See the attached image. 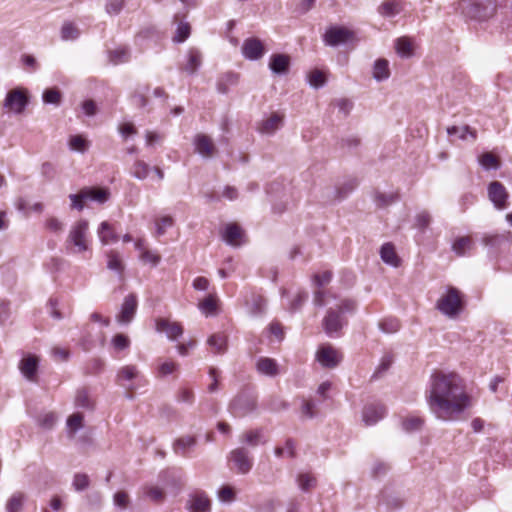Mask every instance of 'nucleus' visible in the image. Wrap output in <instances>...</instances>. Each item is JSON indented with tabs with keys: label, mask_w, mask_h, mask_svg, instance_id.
Masks as SVG:
<instances>
[{
	"label": "nucleus",
	"mask_w": 512,
	"mask_h": 512,
	"mask_svg": "<svg viewBox=\"0 0 512 512\" xmlns=\"http://www.w3.org/2000/svg\"><path fill=\"white\" fill-rule=\"evenodd\" d=\"M75 405H76V407H79V408H85V409L93 408V402L90 399L86 390L82 389V390L77 391V394L75 397Z\"/></svg>",
	"instance_id": "a18cd8bd"
},
{
	"label": "nucleus",
	"mask_w": 512,
	"mask_h": 512,
	"mask_svg": "<svg viewBox=\"0 0 512 512\" xmlns=\"http://www.w3.org/2000/svg\"><path fill=\"white\" fill-rule=\"evenodd\" d=\"M196 439L192 436H185L177 439L174 443V451L176 454L185 456L189 448L194 447Z\"/></svg>",
	"instance_id": "72a5a7b5"
},
{
	"label": "nucleus",
	"mask_w": 512,
	"mask_h": 512,
	"mask_svg": "<svg viewBox=\"0 0 512 512\" xmlns=\"http://www.w3.org/2000/svg\"><path fill=\"white\" fill-rule=\"evenodd\" d=\"M423 423L424 421L422 418L418 416H410L403 420L402 427L405 431L411 432L419 430L422 427Z\"/></svg>",
	"instance_id": "09e8293b"
},
{
	"label": "nucleus",
	"mask_w": 512,
	"mask_h": 512,
	"mask_svg": "<svg viewBox=\"0 0 512 512\" xmlns=\"http://www.w3.org/2000/svg\"><path fill=\"white\" fill-rule=\"evenodd\" d=\"M27 104V95L20 89L10 91L4 101V107L16 114L22 113Z\"/></svg>",
	"instance_id": "f8f14e48"
},
{
	"label": "nucleus",
	"mask_w": 512,
	"mask_h": 512,
	"mask_svg": "<svg viewBox=\"0 0 512 512\" xmlns=\"http://www.w3.org/2000/svg\"><path fill=\"white\" fill-rule=\"evenodd\" d=\"M386 414V408L381 403H371L364 407L362 418L366 425H374Z\"/></svg>",
	"instance_id": "f3484780"
},
{
	"label": "nucleus",
	"mask_w": 512,
	"mask_h": 512,
	"mask_svg": "<svg viewBox=\"0 0 512 512\" xmlns=\"http://www.w3.org/2000/svg\"><path fill=\"white\" fill-rule=\"evenodd\" d=\"M431 222V215L427 211H422L415 216V227L424 231Z\"/></svg>",
	"instance_id": "4d7b16f0"
},
{
	"label": "nucleus",
	"mask_w": 512,
	"mask_h": 512,
	"mask_svg": "<svg viewBox=\"0 0 512 512\" xmlns=\"http://www.w3.org/2000/svg\"><path fill=\"white\" fill-rule=\"evenodd\" d=\"M177 401L181 403L192 404L194 401V393L192 390L182 388L177 393Z\"/></svg>",
	"instance_id": "774afa93"
},
{
	"label": "nucleus",
	"mask_w": 512,
	"mask_h": 512,
	"mask_svg": "<svg viewBox=\"0 0 512 512\" xmlns=\"http://www.w3.org/2000/svg\"><path fill=\"white\" fill-rule=\"evenodd\" d=\"M332 279V272L331 271H323L321 273L315 274L313 277L314 284L317 287H323L330 283Z\"/></svg>",
	"instance_id": "680f3d73"
},
{
	"label": "nucleus",
	"mask_w": 512,
	"mask_h": 512,
	"mask_svg": "<svg viewBox=\"0 0 512 512\" xmlns=\"http://www.w3.org/2000/svg\"><path fill=\"white\" fill-rule=\"evenodd\" d=\"M243 231L237 224H228L223 233V240L231 246L238 247L242 243Z\"/></svg>",
	"instance_id": "5701e85b"
},
{
	"label": "nucleus",
	"mask_w": 512,
	"mask_h": 512,
	"mask_svg": "<svg viewBox=\"0 0 512 512\" xmlns=\"http://www.w3.org/2000/svg\"><path fill=\"white\" fill-rule=\"evenodd\" d=\"M25 501V495L21 492L14 493L6 504L7 512H20Z\"/></svg>",
	"instance_id": "4c0bfd02"
},
{
	"label": "nucleus",
	"mask_w": 512,
	"mask_h": 512,
	"mask_svg": "<svg viewBox=\"0 0 512 512\" xmlns=\"http://www.w3.org/2000/svg\"><path fill=\"white\" fill-rule=\"evenodd\" d=\"M139 375V370L135 365H126L119 369L116 380L119 385L131 390L134 387L132 385H126L125 382H130L134 379H137Z\"/></svg>",
	"instance_id": "4be33fe9"
},
{
	"label": "nucleus",
	"mask_w": 512,
	"mask_h": 512,
	"mask_svg": "<svg viewBox=\"0 0 512 512\" xmlns=\"http://www.w3.org/2000/svg\"><path fill=\"white\" fill-rule=\"evenodd\" d=\"M178 364L174 361H166L159 365L158 367V374L160 376H167L169 374L174 373L178 369Z\"/></svg>",
	"instance_id": "0e129e2a"
},
{
	"label": "nucleus",
	"mask_w": 512,
	"mask_h": 512,
	"mask_svg": "<svg viewBox=\"0 0 512 512\" xmlns=\"http://www.w3.org/2000/svg\"><path fill=\"white\" fill-rule=\"evenodd\" d=\"M257 407L256 398L249 393H240L230 403L229 410L235 417H245Z\"/></svg>",
	"instance_id": "6e6552de"
},
{
	"label": "nucleus",
	"mask_w": 512,
	"mask_h": 512,
	"mask_svg": "<svg viewBox=\"0 0 512 512\" xmlns=\"http://www.w3.org/2000/svg\"><path fill=\"white\" fill-rule=\"evenodd\" d=\"M110 192L106 188L84 187L76 194H70L71 208L78 211L83 210L84 203L94 201L103 204L108 201Z\"/></svg>",
	"instance_id": "423d86ee"
},
{
	"label": "nucleus",
	"mask_w": 512,
	"mask_h": 512,
	"mask_svg": "<svg viewBox=\"0 0 512 512\" xmlns=\"http://www.w3.org/2000/svg\"><path fill=\"white\" fill-rule=\"evenodd\" d=\"M249 313L254 316L262 315L266 310V300L261 295L252 294L250 300H246Z\"/></svg>",
	"instance_id": "cd10ccee"
},
{
	"label": "nucleus",
	"mask_w": 512,
	"mask_h": 512,
	"mask_svg": "<svg viewBox=\"0 0 512 512\" xmlns=\"http://www.w3.org/2000/svg\"><path fill=\"white\" fill-rule=\"evenodd\" d=\"M478 162L485 170H497L500 167L499 159L490 152L480 155Z\"/></svg>",
	"instance_id": "e433bc0d"
},
{
	"label": "nucleus",
	"mask_w": 512,
	"mask_h": 512,
	"mask_svg": "<svg viewBox=\"0 0 512 512\" xmlns=\"http://www.w3.org/2000/svg\"><path fill=\"white\" fill-rule=\"evenodd\" d=\"M401 11L400 3L394 0H388L381 4L378 12L385 17H393Z\"/></svg>",
	"instance_id": "c9c22d12"
},
{
	"label": "nucleus",
	"mask_w": 512,
	"mask_h": 512,
	"mask_svg": "<svg viewBox=\"0 0 512 512\" xmlns=\"http://www.w3.org/2000/svg\"><path fill=\"white\" fill-rule=\"evenodd\" d=\"M107 257H108V261H107L108 269L115 271L118 274H121L124 267H123V264H122V261H121L119 255L114 251H110L108 253Z\"/></svg>",
	"instance_id": "c03bdc74"
},
{
	"label": "nucleus",
	"mask_w": 512,
	"mask_h": 512,
	"mask_svg": "<svg viewBox=\"0 0 512 512\" xmlns=\"http://www.w3.org/2000/svg\"><path fill=\"white\" fill-rule=\"evenodd\" d=\"M355 310L356 302L352 299H344L336 308H330L323 319L325 333L331 338L339 337L342 328L347 325L344 314Z\"/></svg>",
	"instance_id": "f03ea898"
},
{
	"label": "nucleus",
	"mask_w": 512,
	"mask_h": 512,
	"mask_svg": "<svg viewBox=\"0 0 512 512\" xmlns=\"http://www.w3.org/2000/svg\"><path fill=\"white\" fill-rule=\"evenodd\" d=\"M145 495L154 502H161L164 499L163 490L155 486L146 487Z\"/></svg>",
	"instance_id": "052dcab7"
},
{
	"label": "nucleus",
	"mask_w": 512,
	"mask_h": 512,
	"mask_svg": "<svg viewBox=\"0 0 512 512\" xmlns=\"http://www.w3.org/2000/svg\"><path fill=\"white\" fill-rule=\"evenodd\" d=\"M193 143L195 151L204 158L211 157L216 150L211 138L204 134H197Z\"/></svg>",
	"instance_id": "a211bd4d"
},
{
	"label": "nucleus",
	"mask_w": 512,
	"mask_h": 512,
	"mask_svg": "<svg viewBox=\"0 0 512 512\" xmlns=\"http://www.w3.org/2000/svg\"><path fill=\"white\" fill-rule=\"evenodd\" d=\"M130 59V52L126 47H118L109 52V60L114 65L128 62Z\"/></svg>",
	"instance_id": "f704fd0d"
},
{
	"label": "nucleus",
	"mask_w": 512,
	"mask_h": 512,
	"mask_svg": "<svg viewBox=\"0 0 512 512\" xmlns=\"http://www.w3.org/2000/svg\"><path fill=\"white\" fill-rule=\"evenodd\" d=\"M173 225V219L170 216L162 217L160 220L156 222V235L162 236L166 232L167 227H171Z\"/></svg>",
	"instance_id": "e2e57ef3"
},
{
	"label": "nucleus",
	"mask_w": 512,
	"mask_h": 512,
	"mask_svg": "<svg viewBox=\"0 0 512 512\" xmlns=\"http://www.w3.org/2000/svg\"><path fill=\"white\" fill-rule=\"evenodd\" d=\"M111 344L117 351L125 350L130 346V339L127 335L119 333L112 338Z\"/></svg>",
	"instance_id": "864d4df0"
},
{
	"label": "nucleus",
	"mask_w": 512,
	"mask_h": 512,
	"mask_svg": "<svg viewBox=\"0 0 512 512\" xmlns=\"http://www.w3.org/2000/svg\"><path fill=\"white\" fill-rule=\"evenodd\" d=\"M323 41L327 46L336 47L341 44L355 43L357 38L354 31L346 27L331 26L326 30Z\"/></svg>",
	"instance_id": "0eeeda50"
},
{
	"label": "nucleus",
	"mask_w": 512,
	"mask_h": 512,
	"mask_svg": "<svg viewBox=\"0 0 512 512\" xmlns=\"http://www.w3.org/2000/svg\"><path fill=\"white\" fill-rule=\"evenodd\" d=\"M262 438L263 435L261 429L250 430L243 434V442L250 446H257L258 444L262 443Z\"/></svg>",
	"instance_id": "37998d69"
},
{
	"label": "nucleus",
	"mask_w": 512,
	"mask_h": 512,
	"mask_svg": "<svg viewBox=\"0 0 512 512\" xmlns=\"http://www.w3.org/2000/svg\"><path fill=\"white\" fill-rule=\"evenodd\" d=\"M218 498L222 502H231L235 498V492L231 486H222L218 491Z\"/></svg>",
	"instance_id": "338daca9"
},
{
	"label": "nucleus",
	"mask_w": 512,
	"mask_h": 512,
	"mask_svg": "<svg viewBox=\"0 0 512 512\" xmlns=\"http://www.w3.org/2000/svg\"><path fill=\"white\" fill-rule=\"evenodd\" d=\"M473 247V241L470 237L464 236L457 238L452 244V250L458 256H464L467 251Z\"/></svg>",
	"instance_id": "7c9ffc66"
},
{
	"label": "nucleus",
	"mask_w": 512,
	"mask_h": 512,
	"mask_svg": "<svg viewBox=\"0 0 512 512\" xmlns=\"http://www.w3.org/2000/svg\"><path fill=\"white\" fill-rule=\"evenodd\" d=\"M255 367L259 374L267 377H276L280 372L277 361L269 357L258 358Z\"/></svg>",
	"instance_id": "6ab92c4d"
},
{
	"label": "nucleus",
	"mask_w": 512,
	"mask_h": 512,
	"mask_svg": "<svg viewBox=\"0 0 512 512\" xmlns=\"http://www.w3.org/2000/svg\"><path fill=\"white\" fill-rule=\"evenodd\" d=\"M186 508L189 512H210L211 502L204 492H195L189 496Z\"/></svg>",
	"instance_id": "dca6fc26"
},
{
	"label": "nucleus",
	"mask_w": 512,
	"mask_h": 512,
	"mask_svg": "<svg viewBox=\"0 0 512 512\" xmlns=\"http://www.w3.org/2000/svg\"><path fill=\"white\" fill-rule=\"evenodd\" d=\"M38 358L34 355H29L22 359L19 364V369L22 375L29 381H35L36 373L38 370Z\"/></svg>",
	"instance_id": "412c9836"
},
{
	"label": "nucleus",
	"mask_w": 512,
	"mask_h": 512,
	"mask_svg": "<svg viewBox=\"0 0 512 512\" xmlns=\"http://www.w3.org/2000/svg\"><path fill=\"white\" fill-rule=\"evenodd\" d=\"M207 345L214 354H223L227 349V337L222 333H215L207 339Z\"/></svg>",
	"instance_id": "a878e982"
},
{
	"label": "nucleus",
	"mask_w": 512,
	"mask_h": 512,
	"mask_svg": "<svg viewBox=\"0 0 512 512\" xmlns=\"http://www.w3.org/2000/svg\"><path fill=\"white\" fill-rule=\"evenodd\" d=\"M390 77L389 62L386 59H377L373 64V78L382 82Z\"/></svg>",
	"instance_id": "393cba45"
},
{
	"label": "nucleus",
	"mask_w": 512,
	"mask_h": 512,
	"mask_svg": "<svg viewBox=\"0 0 512 512\" xmlns=\"http://www.w3.org/2000/svg\"><path fill=\"white\" fill-rule=\"evenodd\" d=\"M264 53L265 47L260 39L251 37L244 40L242 45V55L244 58L256 61L259 60Z\"/></svg>",
	"instance_id": "ddd939ff"
},
{
	"label": "nucleus",
	"mask_w": 512,
	"mask_h": 512,
	"mask_svg": "<svg viewBox=\"0 0 512 512\" xmlns=\"http://www.w3.org/2000/svg\"><path fill=\"white\" fill-rule=\"evenodd\" d=\"M316 359L325 368H334L342 360V355L332 346H321L316 353Z\"/></svg>",
	"instance_id": "9b49d317"
},
{
	"label": "nucleus",
	"mask_w": 512,
	"mask_h": 512,
	"mask_svg": "<svg viewBox=\"0 0 512 512\" xmlns=\"http://www.w3.org/2000/svg\"><path fill=\"white\" fill-rule=\"evenodd\" d=\"M379 328L384 333L392 334L399 330L400 322L393 317L385 318L379 322Z\"/></svg>",
	"instance_id": "79ce46f5"
},
{
	"label": "nucleus",
	"mask_w": 512,
	"mask_h": 512,
	"mask_svg": "<svg viewBox=\"0 0 512 512\" xmlns=\"http://www.w3.org/2000/svg\"><path fill=\"white\" fill-rule=\"evenodd\" d=\"M124 6V0H107L106 12L109 15H117L121 12Z\"/></svg>",
	"instance_id": "69168bd1"
},
{
	"label": "nucleus",
	"mask_w": 512,
	"mask_h": 512,
	"mask_svg": "<svg viewBox=\"0 0 512 512\" xmlns=\"http://www.w3.org/2000/svg\"><path fill=\"white\" fill-rule=\"evenodd\" d=\"M151 171L152 167L142 160L135 161L130 168V174L138 180H145Z\"/></svg>",
	"instance_id": "c756f323"
},
{
	"label": "nucleus",
	"mask_w": 512,
	"mask_h": 512,
	"mask_svg": "<svg viewBox=\"0 0 512 512\" xmlns=\"http://www.w3.org/2000/svg\"><path fill=\"white\" fill-rule=\"evenodd\" d=\"M290 57L285 54H273L270 58L269 68L275 74H285L289 70Z\"/></svg>",
	"instance_id": "b1692460"
},
{
	"label": "nucleus",
	"mask_w": 512,
	"mask_h": 512,
	"mask_svg": "<svg viewBox=\"0 0 512 512\" xmlns=\"http://www.w3.org/2000/svg\"><path fill=\"white\" fill-rule=\"evenodd\" d=\"M56 415L52 412L45 413L38 418V424L44 429H51L56 423Z\"/></svg>",
	"instance_id": "13d9d810"
},
{
	"label": "nucleus",
	"mask_w": 512,
	"mask_h": 512,
	"mask_svg": "<svg viewBox=\"0 0 512 512\" xmlns=\"http://www.w3.org/2000/svg\"><path fill=\"white\" fill-rule=\"evenodd\" d=\"M425 396L430 412L445 422L458 420L471 406V397L455 373H434Z\"/></svg>",
	"instance_id": "f257e3e1"
},
{
	"label": "nucleus",
	"mask_w": 512,
	"mask_h": 512,
	"mask_svg": "<svg viewBox=\"0 0 512 512\" xmlns=\"http://www.w3.org/2000/svg\"><path fill=\"white\" fill-rule=\"evenodd\" d=\"M198 307L200 311L205 315H211L215 313L217 309L216 301L212 295H209L202 302H200Z\"/></svg>",
	"instance_id": "8fccbe9b"
},
{
	"label": "nucleus",
	"mask_w": 512,
	"mask_h": 512,
	"mask_svg": "<svg viewBox=\"0 0 512 512\" xmlns=\"http://www.w3.org/2000/svg\"><path fill=\"white\" fill-rule=\"evenodd\" d=\"M89 477L84 473H77L74 475L72 485L76 491H84L89 486Z\"/></svg>",
	"instance_id": "6e6d98bb"
},
{
	"label": "nucleus",
	"mask_w": 512,
	"mask_h": 512,
	"mask_svg": "<svg viewBox=\"0 0 512 512\" xmlns=\"http://www.w3.org/2000/svg\"><path fill=\"white\" fill-rule=\"evenodd\" d=\"M98 236L103 244H109L110 242L117 241V235L108 222L104 221L100 224L98 229Z\"/></svg>",
	"instance_id": "473e14b6"
},
{
	"label": "nucleus",
	"mask_w": 512,
	"mask_h": 512,
	"mask_svg": "<svg viewBox=\"0 0 512 512\" xmlns=\"http://www.w3.org/2000/svg\"><path fill=\"white\" fill-rule=\"evenodd\" d=\"M138 301L135 294H129L124 298L117 321L121 324H129L137 311Z\"/></svg>",
	"instance_id": "4468645a"
},
{
	"label": "nucleus",
	"mask_w": 512,
	"mask_h": 512,
	"mask_svg": "<svg viewBox=\"0 0 512 512\" xmlns=\"http://www.w3.org/2000/svg\"><path fill=\"white\" fill-rule=\"evenodd\" d=\"M447 133L450 136H459V138H461V139H466V135L467 134H471V136L473 138H475V133L470 131V128L468 126H463V127L453 126V127H449L447 129Z\"/></svg>",
	"instance_id": "bf43d9fd"
},
{
	"label": "nucleus",
	"mask_w": 512,
	"mask_h": 512,
	"mask_svg": "<svg viewBox=\"0 0 512 512\" xmlns=\"http://www.w3.org/2000/svg\"><path fill=\"white\" fill-rule=\"evenodd\" d=\"M79 36L77 27L71 22H66L61 28V38L63 40H75Z\"/></svg>",
	"instance_id": "de8ad7c7"
},
{
	"label": "nucleus",
	"mask_w": 512,
	"mask_h": 512,
	"mask_svg": "<svg viewBox=\"0 0 512 512\" xmlns=\"http://www.w3.org/2000/svg\"><path fill=\"white\" fill-rule=\"evenodd\" d=\"M190 35V26L188 23L181 22L177 26L173 41L177 43L184 42Z\"/></svg>",
	"instance_id": "5fc2aeb1"
},
{
	"label": "nucleus",
	"mask_w": 512,
	"mask_h": 512,
	"mask_svg": "<svg viewBox=\"0 0 512 512\" xmlns=\"http://www.w3.org/2000/svg\"><path fill=\"white\" fill-rule=\"evenodd\" d=\"M155 330L158 333H165L171 341L177 340L183 334V327L179 322L171 321L167 318H158L155 320Z\"/></svg>",
	"instance_id": "9d476101"
},
{
	"label": "nucleus",
	"mask_w": 512,
	"mask_h": 512,
	"mask_svg": "<svg viewBox=\"0 0 512 512\" xmlns=\"http://www.w3.org/2000/svg\"><path fill=\"white\" fill-rule=\"evenodd\" d=\"M88 231L89 223L84 219L72 225L66 240V249L69 253L78 254L88 250Z\"/></svg>",
	"instance_id": "20e7f679"
},
{
	"label": "nucleus",
	"mask_w": 512,
	"mask_h": 512,
	"mask_svg": "<svg viewBox=\"0 0 512 512\" xmlns=\"http://www.w3.org/2000/svg\"><path fill=\"white\" fill-rule=\"evenodd\" d=\"M300 489L304 492L309 491L316 485V479L314 476L308 473H303L298 476L297 479Z\"/></svg>",
	"instance_id": "49530a36"
},
{
	"label": "nucleus",
	"mask_w": 512,
	"mask_h": 512,
	"mask_svg": "<svg viewBox=\"0 0 512 512\" xmlns=\"http://www.w3.org/2000/svg\"><path fill=\"white\" fill-rule=\"evenodd\" d=\"M393 363V357L389 354H386L382 357L380 364L376 368L375 372L373 373L372 378H380L382 374H384L392 365Z\"/></svg>",
	"instance_id": "3c124183"
},
{
	"label": "nucleus",
	"mask_w": 512,
	"mask_h": 512,
	"mask_svg": "<svg viewBox=\"0 0 512 512\" xmlns=\"http://www.w3.org/2000/svg\"><path fill=\"white\" fill-rule=\"evenodd\" d=\"M62 94L57 88H50L44 90L42 100L45 104L60 105Z\"/></svg>",
	"instance_id": "58836bf2"
},
{
	"label": "nucleus",
	"mask_w": 512,
	"mask_h": 512,
	"mask_svg": "<svg viewBox=\"0 0 512 512\" xmlns=\"http://www.w3.org/2000/svg\"><path fill=\"white\" fill-rule=\"evenodd\" d=\"M380 256L383 262L393 267L399 266L400 260L391 243H385L380 249Z\"/></svg>",
	"instance_id": "bb28decb"
},
{
	"label": "nucleus",
	"mask_w": 512,
	"mask_h": 512,
	"mask_svg": "<svg viewBox=\"0 0 512 512\" xmlns=\"http://www.w3.org/2000/svg\"><path fill=\"white\" fill-rule=\"evenodd\" d=\"M456 9L470 19L483 21L494 14L496 4L495 0H460Z\"/></svg>",
	"instance_id": "7ed1b4c3"
},
{
	"label": "nucleus",
	"mask_w": 512,
	"mask_h": 512,
	"mask_svg": "<svg viewBox=\"0 0 512 512\" xmlns=\"http://www.w3.org/2000/svg\"><path fill=\"white\" fill-rule=\"evenodd\" d=\"M395 48L401 57H410L412 55V45L408 38L401 37L396 40Z\"/></svg>",
	"instance_id": "a19ab883"
},
{
	"label": "nucleus",
	"mask_w": 512,
	"mask_h": 512,
	"mask_svg": "<svg viewBox=\"0 0 512 512\" xmlns=\"http://www.w3.org/2000/svg\"><path fill=\"white\" fill-rule=\"evenodd\" d=\"M308 81L312 87L320 88L325 84L326 79H325V75L322 71L315 69L309 73Z\"/></svg>",
	"instance_id": "603ef678"
},
{
	"label": "nucleus",
	"mask_w": 512,
	"mask_h": 512,
	"mask_svg": "<svg viewBox=\"0 0 512 512\" xmlns=\"http://www.w3.org/2000/svg\"><path fill=\"white\" fill-rule=\"evenodd\" d=\"M201 53L198 50L191 49L188 52V60L186 65L184 66V70L189 74H193L201 65Z\"/></svg>",
	"instance_id": "2f4dec72"
},
{
	"label": "nucleus",
	"mask_w": 512,
	"mask_h": 512,
	"mask_svg": "<svg viewBox=\"0 0 512 512\" xmlns=\"http://www.w3.org/2000/svg\"><path fill=\"white\" fill-rule=\"evenodd\" d=\"M83 427V415L74 413L67 419V429L71 436H74Z\"/></svg>",
	"instance_id": "ea45409f"
},
{
	"label": "nucleus",
	"mask_w": 512,
	"mask_h": 512,
	"mask_svg": "<svg viewBox=\"0 0 512 512\" xmlns=\"http://www.w3.org/2000/svg\"><path fill=\"white\" fill-rule=\"evenodd\" d=\"M229 461L234 464V467L239 474H247L253 467V459L250 457L249 452L244 448H236L229 454Z\"/></svg>",
	"instance_id": "1a4fd4ad"
},
{
	"label": "nucleus",
	"mask_w": 512,
	"mask_h": 512,
	"mask_svg": "<svg viewBox=\"0 0 512 512\" xmlns=\"http://www.w3.org/2000/svg\"><path fill=\"white\" fill-rule=\"evenodd\" d=\"M488 197L496 208H506L508 193L502 183L498 181L491 182L488 186Z\"/></svg>",
	"instance_id": "2eb2a0df"
},
{
	"label": "nucleus",
	"mask_w": 512,
	"mask_h": 512,
	"mask_svg": "<svg viewBox=\"0 0 512 512\" xmlns=\"http://www.w3.org/2000/svg\"><path fill=\"white\" fill-rule=\"evenodd\" d=\"M436 308L448 318L457 317L463 309V299L460 291L455 287H448L436 302Z\"/></svg>",
	"instance_id": "39448f33"
},
{
	"label": "nucleus",
	"mask_w": 512,
	"mask_h": 512,
	"mask_svg": "<svg viewBox=\"0 0 512 512\" xmlns=\"http://www.w3.org/2000/svg\"><path fill=\"white\" fill-rule=\"evenodd\" d=\"M283 125V116L278 113L271 114L268 118L262 120L258 131L262 134L273 135Z\"/></svg>",
	"instance_id": "aec40b11"
},
{
	"label": "nucleus",
	"mask_w": 512,
	"mask_h": 512,
	"mask_svg": "<svg viewBox=\"0 0 512 512\" xmlns=\"http://www.w3.org/2000/svg\"><path fill=\"white\" fill-rule=\"evenodd\" d=\"M68 147L71 151L85 153L90 147V141L81 134L71 135L68 139Z\"/></svg>",
	"instance_id": "c85d7f7f"
}]
</instances>
